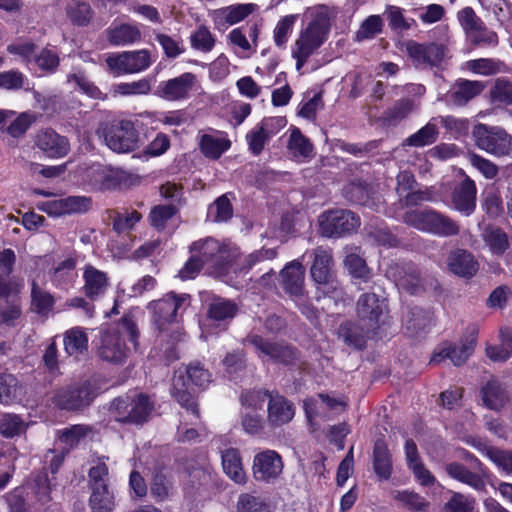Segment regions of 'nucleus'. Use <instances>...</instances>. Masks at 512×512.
Masks as SVG:
<instances>
[{"instance_id": "50", "label": "nucleus", "mask_w": 512, "mask_h": 512, "mask_svg": "<svg viewBox=\"0 0 512 512\" xmlns=\"http://www.w3.org/2000/svg\"><path fill=\"white\" fill-rule=\"evenodd\" d=\"M67 15L77 25H87L93 18V10L86 2H73L67 7Z\"/></svg>"}, {"instance_id": "61", "label": "nucleus", "mask_w": 512, "mask_h": 512, "mask_svg": "<svg viewBox=\"0 0 512 512\" xmlns=\"http://www.w3.org/2000/svg\"><path fill=\"white\" fill-rule=\"evenodd\" d=\"M468 157L471 165L479 170L485 178L493 179L498 175L499 169L492 161L475 153H470Z\"/></svg>"}, {"instance_id": "39", "label": "nucleus", "mask_w": 512, "mask_h": 512, "mask_svg": "<svg viewBox=\"0 0 512 512\" xmlns=\"http://www.w3.org/2000/svg\"><path fill=\"white\" fill-rule=\"evenodd\" d=\"M199 147L205 157L216 160L229 149L230 141L209 134H203L200 137Z\"/></svg>"}, {"instance_id": "28", "label": "nucleus", "mask_w": 512, "mask_h": 512, "mask_svg": "<svg viewBox=\"0 0 512 512\" xmlns=\"http://www.w3.org/2000/svg\"><path fill=\"white\" fill-rule=\"evenodd\" d=\"M172 396L187 411H191L196 417H199L198 404L193 393L190 391L184 374H175L172 384Z\"/></svg>"}, {"instance_id": "46", "label": "nucleus", "mask_w": 512, "mask_h": 512, "mask_svg": "<svg viewBox=\"0 0 512 512\" xmlns=\"http://www.w3.org/2000/svg\"><path fill=\"white\" fill-rule=\"evenodd\" d=\"M491 102L498 105L512 104V83L505 78H497L490 90Z\"/></svg>"}, {"instance_id": "2", "label": "nucleus", "mask_w": 512, "mask_h": 512, "mask_svg": "<svg viewBox=\"0 0 512 512\" xmlns=\"http://www.w3.org/2000/svg\"><path fill=\"white\" fill-rule=\"evenodd\" d=\"M403 222L439 237H453L460 233L457 221L433 209L407 211L403 215Z\"/></svg>"}, {"instance_id": "21", "label": "nucleus", "mask_w": 512, "mask_h": 512, "mask_svg": "<svg viewBox=\"0 0 512 512\" xmlns=\"http://www.w3.org/2000/svg\"><path fill=\"white\" fill-rule=\"evenodd\" d=\"M35 145L51 158H61L68 154L70 144L65 136L52 129L42 130L35 137Z\"/></svg>"}, {"instance_id": "60", "label": "nucleus", "mask_w": 512, "mask_h": 512, "mask_svg": "<svg viewBox=\"0 0 512 512\" xmlns=\"http://www.w3.org/2000/svg\"><path fill=\"white\" fill-rule=\"evenodd\" d=\"M191 44L192 47L201 50L203 52H209L212 50L215 39L213 38L210 31L205 26H200L192 35H191Z\"/></svg>"}, {"instance_id": "33", "label": "nucleus", "mask_w": 512, "mask_h": 512, "mask_svg": "<svg viewBox=\"0 0 512 512\" xmlns=\"http://www.w3.org/2000/svg\"><path fill=\"white\" fill-rule=\"evenodd\" d=\"M482 238L495 255H502L509 248L508 236L498 226L487 225L483 229Z\"/></svg>"}, {"instance_id": "27", "label": "nucleus", "mask_w": 512, "mask_h": 512, "mask_svg": "<svg viewBox=\"0 0 512 512\" xmlns=\"http://www.w3.org/2000/svg\"><path fill=\"white\" fill-rule=\"evenodd\" d=\"M484 405L491 410H499L508 402L509 394L505 386L495 378H491L481 389Z\"/></svg>"}, {"instance_id": "31", "label": "nucleus", "mask_w": 512, "mask_h": 512, "mask_svg": "<svg viewBox=\"0 0 512 512\" xmlns=\"http://www.w3.org/2000/svg\"><path fill=\"white\" fill-rule=\"evenodd\" d=\"M84 292L85 295L94 300L99 295L103 294L107 288V277L102 271L97 270L92 266H87L84 272Z\"/></svg>"}, {"instance_id": "23", "label": "nucleus", "mask_w": 512, "mask_h": 512, "mask_svg": "<svg viewBox=\"0 0 512 512\" xmlns=\"http://www.w3.org/2000/svg\"><path fill=\"white\" fill-rule=\"evenodd\" d=\"M197 82L193 73L186 72L180 76L162 82L159 86V95L167 100H180L188 97Z\"/></svg>"}, {"instance_id": "44", "label": "nucleus", "mask_w": 512, "mask_h": 512, "mask_svg": "<svg viewBox=\"0 0 512 512\" xmlns=\"http://www.w3.org/2000/svg\"><path fill=\"white\" fill-rule=\"evenodd\" d=\"M437 137L438 129L436 125L428 123L419 131L406 138L403 141L402 146L422 147L425 145H430L437 140Z\"/></svg>"}, {"instance_id": "13", "label": "nucleus", "mask_w": 512, "mask_h": 512, "mask_svg": "<svg viewBox=\"0 0 512 512\" xmlns=\"http://www.w3.org/2000/svg\"><path fill=\"white\" fill-rule=\"evenodd\" d=\"M405 51L416 66L438 67L448 57V48L443 43H418L408 40L404 44Z\"/></svg>"}, {"instance_id": "16", "label": "nucleus", "mask_w": 512, "mask_h": 512, "mask_svg": "<svg viewBox=\"0 0 512 512\" xmlns=\"http://www.w3.org/2000/svg\"><path fill=\"white\" fill-rule=\"evenodd\" d=\"M383 314V301L376 293L362 294L357 301L358 321L368 330H377Z\"/></svg>"}, {"instance_id": "45", "label": "nucleus", "mask_w": 512, "mask_h": 512, "mask_svg": "<svg viewBox=\"0 0 512 512\" xmlns=\"http://www.w3.org/2000/svg\"><path fill=\"white\" fill-rule=\"evenodd\" d=\"M237 512H270L269 504L259 496L244 493L238 497Z\"/></svg>"}, {"instance_id": "56", "label": "nucleus", "mask_w": 512, "mask_h": 512, "mask_svg": "<svg viewBox=\"0 0 512 512\" xmlns=\"http://www.w3.org/2000/svg\"><path fill=\"white\" fill-rule=\"evenodd\" d=\"M186 374L187 383L191 382L198 387H205L211 381V373L199 362L189 364Z\"/></svg>"}, {"instance_id": "63", "label": "nucleus", "mask_w": 512, "mask_h": 512, "mask_svg": "<svg viewBox=\"0 0 512 512\" xmlns=\"http://www.w3.org/2000/svg\"><path fill=\"white\" fill-rule=\"evenodd\" d=\"M265 419L254 411L246 412L242 416V426L246 433L256 435L265 427Z\"/></svg>"}, {"instance_id": "58", "label": "nucleus", "mask_w": 512, "mask_h": 512, "mask_svg": "<svg viewBox=\"0 0 512 512\" xmlns=\"http://www.w3.org/2000/svg\"><path fill=\"white\" fill-rule=\"evenodd\" d=\"M170 483L162 473H156L150 484V495L156 502H162L169 497Z\"/></svg>"}, {"instance_id": "29", "label": "nucleus", "mask_w": 512, "mask_h": 512, "mask_svg": "<svg viewBox=\"0 0 512 512\" xmlns=\"http://www.w3.org/2000/svg\"><path fill=\"white\" fill-rule=\"evenodd\" d=\"M373 469L375 474L383 480L390 478L392 474V455L384 440L378 439L373 447Z\"/></svg>"}, {"instance_id": "38", "label": "nucleus", "mask_w": 512, "mask_h": 512, "mask_svg": "<svg viewBox=\"0 0 512 512\" xmlns=\"http://www.w3.org/2000/svg\"><path fill=\"white\" fill-rule=\"evenodd\" d=\"M415 109V102L409 98L397 100L394 105L383 113V120L388 125H397L407 118Z\"/></svg>"}, {"instance_id": "57", "label": "nucleus", "mask_w": 512, "mask_h": 512, "mask_svg": "<svg viewBox=\"0 0 512 512\" xmlns=\"http://www.w3.org/2000/svg\"><path fill=\"white\" fill-rule=\"evenodd\" d=\"M382 29V19L378 15H371L365 19L356 33V40L371 39L375 37Z\"/></svg>"}, {"instance_id": "49", "label": "nucleus", "mask_w": 512, "mask_h": 512, "mask_svg": "<svg viewBox=\"0 0 512 512\" xmlns=\"http://www.w3.org/2000/svg\"><path fill=\"white\" fill-rule=\"evenodd\" d=\"M18 380L12 374H0V403L10 404L18 396Z\"/></svg>"}, {"instance_id": "43", "label": "nucleus", "mask_w": 512, "mask_h": 512, "mask_svg": "<svg viewBox=\"0 0 512 512\" xmlns=\"http://www.w3.org/2000/svg\"><path fill=\"white\" fill-rule=\"evenodd\" d=\"M92 432V427L84 424L72 425L59 431L58 440L65 444L66 447L72 448Z\"/></svg>"}, {"instance_id": "4", "label": "nucleus", "mask_w": 512, "mask_h": 512, "mask_svg": "<svg viewBox=\"0 0 512 512\" xmlns=\"http://www.w3.org/2000/svg\"><path fill=\"white\" fill-rule=\"evenodd\" d=\"M153 408V402L144 394L124 395L110 403L109 413L117 422L141 425L148 420Z\"/></svg>"}, {"instance_id": "64", "label": "nucleus", "mask_w": 512, "mask_h": 512, "mask_svg": "<svg viewBox=\"0 0 512 512\" xmlns=\"http://www.w3.org/2000/svg\"><path fill=\"white\" fill-rule=\"evenodd\" d=\"M486 455L503 471L512 474V452L500 449H486Z\"/></svg>"}, {"instance_id": "25", "label": "nucleus", "mask_w": 512, "mask_h": 512, "mask_svg": "<svg viewBox=\"0 0 512 512\" xmlns=\"http://www.w3.org/2000/svg\"><path fill=\"white\" fill-rule=\"evenodd\" d=\"M374 332L375 330H368L359 321H345L339 325L337 336L348 347L363 350L366 346L367 337Z\"/></svg>"}, {"instance_id": "37", "label": "nucleus", "mask_w": 512, "mask_h": 512, "mask_svg": "<svg viewBox=\"0 0 512 512\" xmlns=\"http://www.w3.org/2000/svg\"><path fill=\"white\" fill-rule=\"evenodd\" d=\"M89 505L92 512H112L115 507V495L109 486L91 489Z\"/></svg>"}, {"instance_id": "34", "label": "nucleus", "mask_w": 512, "mask_h": 512, "mask_svg": "<svg viewBox=\"0 0 512 512\" xmlns=\"http://www.w3.org/2000/svg\"><path fill=\"white\" fill-rule=\"evenodd\" d=\"M430 324V312L420 307L410 308L404 320L406 331L415 336L424 332L430 326Z\"/></svg>"}, {"instance_id": "3", "label": "nucleus", "mask_w": 512, "mask_h": 512, "mask_svg": "<svg viewBox=\"0 0 512 512\" xmlns=\"http://www.w3.org/2000/svg\"><path fill=\"white\" fill-rule=\"evenodd\" d=\"M96 396L95 386L90 381L84 380L56 389L51 401L60 410L79 413L88 408Z\"/></svg>"}, {"instance_id": "14", "label": "nucleus", "mask_w": 512, "mask_h": 512, "mask_svg": "<svg viewBox=\"0 0 512 512\" xmlns=\"http://www.w3.org/2000/svg\"><path fill=\"white\" fill-rule=\"evenodd\" d=\"M188 301L187 294L168 293L163 298L151 302L149 308L153 311V321L157 328L163 331L164 325L173 322L178 310L187 305Z\"/></svg>"}, {"instance_id": "62", "label": "nucleus", "mask_w": 512, "mask_h": 512, "mask_svg": "<svg viewBox=\"0 0 512 512\" xmlns=\"http://www.w3.org/2000/svg\"><path fill=\"white\" fill-rule=\"evenodd\" d=\"M109 470L105 463H98L89 469V487L90 489L109 486Z\"/></svg>"}, {"instance_id": "59", "label": "nucleus", "mask_w": 512, "mask_h": 512, "mask_svg": "<svg viewBox=\"0 0 512 512\" xmlns=\"http://www.w3.org/2000/svg\"><path fill=\"white\" fill-rule=\"evenodd\" d=\"M474 499L461 493H454L450 500L444 505V512H472Z\"/></svg>"}, {"instance_id": "54", "label": "nucleus", "mask_w": 512, "mask_h": 512, "mask_svg": "<svg viewBox=\"0 0 512 512\" xmlns=\"http://www.w3.org/2000/svg\"><path fill=\"white\" fill-rule=\"evenodd\" d=\"M274 391L270 392L267 390H249L241 394L240 401L243 407L247 409H251L252 411H256L258 409H262L265 401L270 400V395L273 394Z\"/></svg>"}, {"instance_id": "20", "label": "nucleus", "mask_w": 512, "mask_h": 512, "mask_svg": "<svg viewBox=\"0 0 512 512\" xmlns=\"http://www.w3.org/2000/svg\"><path fill=\"white\" fill-rule=\"evenodd\" d=\"M446 265L450 273L464 279L473 278L479 270V263L475 256L462 248H456L449 252Z\"/></svg>"}, {"instance_id": "15", "label": "nucleus", "mask_w": 512, "mask_h": 512, "mask_svg": "<svg viewBox=\"0 0 512 512\" xmlns=\"http://www.w3.org/2000/svg\"><path fill=\"white\" fill-rule=\"evenodd\" d=\"M329 32V23L325 17L318 16L309 22L300 32L295 47L313 54L326 40Z\"/></svg>"}, {"instance_id": "26", "label": "nucleus", "mask_w": 512, "mask_h": 512, "mask_svg": "<svg viewBox=\"0 0 512 512\" xmlns=\"http://www.w3.org/2000/svg\"><path fill=\"white\" fill-rule=\"evenodd\" d=\"M485 89L480 81L458 80L447 94V102L462 107Z\"/></svg>"}, {"instance_id": "32", "label": "nucleus", "mask_w": 512, "mask_h": 512, "mask_svg": "<svg viewBox=\"0 0 512 512\" xmlns=\"http://www.w3.org/2000/svg\"><path fill=\"white\" fill-rule=\"evenodd\" d=\"M344 196L352 203L371 206L373 204L374 189L371 185L360 180L349 183L344 188Z\"/></svg>"}, {"instance_id": "5", "label": "nucleus", "mask_w": 512, "mask_h": 512, "mask_svg": "<svg viewBox=\"0 0 512 512\" xmlns=\"http://www.w3.org/2000/svg\"><path fill=\"white\" fill-rule=\"evenodd\" d=\"M312 255L310 275L317 285V292L323 296L340 297L342 288L333 271L332 254L322 247H318L313 250Z\"/></svg>"}, {"instance_id": "47", "label": "nucleus", "mask_w": 512, "mask_h": 512, "mask_svg": "<svg viewBox=\"0 0 512 512\" xmlns=\"http://www.w3.org/2000/svg\"><path fill=\"white\" fill-rule=\"evenodd\" d=\"M31 298L32 307L38 314H47L53 307L52 295L39 287L35 281L32 282Z\"/></svg>"}, {"instance_id": "30", "label": "nucleus", "mask_w": 512, "mask_h": 512, "mask_svg": "<svg viewBox=\"0 0 512 512\" xmlns=\"http://www.w3.org/2000/svg\"><path fill=\"white\" fill-rule=\"evenodd\" d=\"M223 470L228 477L238 484L246 481V474L242 467L241 457L238 450L230 448L222 453Z\"/></svg>"}, {"instance_id": "53", "label": "nucleus", "mask_w": 512, "mask_h": 512, "mask_svg": "<svg viewBox=\"0 0 512 512\" xmlns=\"http://www.w3.org/2000/svg\"><path fill=\"white\" fill-rule=\"evenodd\" d=\"M288 148L294 155H300L302 157L310 156L313 150V146L309 139L305 137L298 128H294L291 131Z\"/></svg>"}, {"instance_id": "22", "label": "nucleus", "mask_w": 512, "mask_h": 512, "mask_svg": "<svg viewBox=\"0 0 512 512\" xmlns=\"http://www.w3.org/2000/svg\"><path fill=\"white\" fill-rule=\"evenodd\" d=\"M295 414V408L291 401L278 392L270 395L267 407V422L271 427H280L289 423Z\"/></svg>"}, {"instance_id": "36", "label": "nucleus", "mask_w": 512, "mask_h": 512, "mask_svg": "<svg viewBox=\"0 0 512 512\" xmlns=\"http://www.w3.org/2000/svg\"><path fill=\"white\" fill-rule=\"evenodd\" d=\"M237 311V305L233 301L224 298H215L209 304L207 315L211 320L226 322L233 319Z\"/></svg>"}, {"instance_id": "8", "label": "nucleus", "mask_w": 512, "mask_h": 512, "mask_svg": "<svg viewBox=\"0 0 512 512\" xmlns=\"http://www.w3.org/2000/svg\"><path fill=\"white\" fill-rule=\"evenodd\" d=\"M475 145L496 157L512 155V136L502 127L478 123L473 127Z\"/></svg>"}, {"instance_id": "48", "label": "nucleus", "mask_w": 512, "mask_h": 512, "mask_svg": "<svg viewBox=\"0 0 512 512\" xmlns=\"http://www.w3.org/2000/svg\"><path fill=\"white\" fill-rule=\"evenodd\" d=\"M109 218L113 220V229L117 233H122L133 228V226L140 221L141 214L137 211H132L126 215H122L116 210H108Z\"/></svg>"}, {"instance_id": "6", "label": "nucleus", "mask_w": 512, "mask_h": 512, "mask_svg": "<svg viewBox=\"0 0 512 512\" xmlns=\"http://www.w3.org/2000/svg\"><path fill=\"white\" fill-rule=\"evenodd\" d=\"M190 252L198 255L203 264L209 265V274L216 277L226 274L232 262L228 247L211 237L193 242Z\"/></svg>"}, {"instance_id": "41", "label": "nucleus", "mask_w": 512, "mask_h": 512, "mask_svg": "<svg viewBox=\"0 0 512 512\" xmlns=\"http://www.w3.org/2000/svg\"><path fill=\"white\" fill-rule=\"evenodd\" d=\"M141 33L135 26L123 24L108 31L109 42L113 45H126L140 39Z\"/></svg>"}, {"instance_id": "12", "label": "nucleus", "mask_w": 512, "mask_h": 512, "mask_svg": "<svg viewBox=\"0 0 512 512\" xmlns=\"http://www.w3.org/2000/svg\"><path fill=\"white\" fill-rule=\"evenodd\" d=\"M386 275L399 289L410 294H420L425 290V279L419 268L412 262H392L386 269Z\"/></svg>"}, {"instance_id": "55", "label": "nucleus", "mask_w": 512, "mask_h": 512, "mask_svg": "<svg viewBox=\"0 0 512 512\" xmlns=\"http://www.w3.org/2000/svg\"><path fill=\"white\" fill-rule=\"evenodd\" d=\"M233 208L226 195H222L209 207L208 216L215 222L227 221L232 217Z\"/></svg>"}, {"instance_id": "19", "label": "nucleus", "mask_w": 512, "mask_h": 512, "mask_svg": "<svg viewBox=\"0 0 512 512\" xmlns=\"http://www.w3.org/2000/svg\"><path fill=\"white\" fill-rule=\"evenodd\" d=\"M477 188L469 176L459 182L452 191L451 203L453 208L464 216H470L476 209Z\"/></svg>"}, {"instance_id": "7", "label": "nucleus", "mask_w": 512, "mask_h": 512, "mask_svg": "<svg viewBox=\"0 0 512 512\" xmlns=\"http://www.w3.org/2000/svg\"><path fill=\"white\" fill-rule=\"evenodd\" d=\"M103 136L106 145L117 153H129L139 147V132L130 120L102 125L98 131Z\"/></svg>"}, {"instance_id": "35", "label": "nucleus", "mask_w": 512, "mask_h": 512, "mask_svg": "<svg viewBox=\"0 0 512 512\" xmlns=\"http://www.w3.org/2000/svg\"><path fill=\"white\" fill-rule=\"evenodd\" d=\"M446 471L452 478L471 486L477 491H483L486 487L485 481L478 474L468 470L460 463L448 464Z\"/></svg>"}, {"instance_id": "9", "label": "nucleus", "mask_w": 512, "mask_h": 512, "mask_svg": "<svg viewBox=\"0 0 512 512\" xmlns=\"http://www.w3.org/2000/svg\"><path fill=\"white\" fill-rule=\"evenodd\" d=\"M319 225L321 235L342 237L357 230L360 226V218L350 210H332L320 216Z\"/></svg>"}, {"instance_id": "11", "label": "nucleus", "mask_w": 512, "mask_h": 512, "mask_svg": "<svg viewBox=\"0 0 512 512\" xmlns=\"http://www.w3.org/2000/svg\"><path fill=\"white\" fill-rule=\"evenodd\" d=\"M244 342L252 345L259 356H268L277 363L293 365L299 360V351L285 342H271L258 334L247 335Z\"/></svg>"}, {"instance_id": "42", "label": "nucleus", "mask_w": 512, "mask_h": 512, "mask_svg": "<svg viewBox=\"0 0 512 512\" xmlns=\"http://www.w3.org/2000/svg\"><path fill=\"white\" fill-rule=\"evenodd\" d=\"M344 265L355 280L367 283L371 279V271L366 262L356 253H349L344 259Z\"/></svg>"}, {"instance_id": "52", "label": "nucleus", "mask_w": 512, "mask_h": 512, "mask_svg": "<svg viewBox=\"0 0 512 512\" xmlns=\"http://www.w3.org/2000/svg\"><path fill=\"white\" fill-rule=\"evenodd\" d=\"M177 211L178 208L174 204L155 206L149 215L150 223L156 229L162 230Z\"/></svg>"}, {"instance_id": "40", "label": "nucleus", "mask_w": 512, "mask_h": 512, "mask_svg": "<svg viewBox=\"0 0 512 512\" xmlns=\"http://www.w3.org/2000/svg\"><path fill=\"white\" fill-rule=\"evenodd\" d=\"M64 346L70 356H78L88 349V338L81 328H73L66 332Z\"/></svg>"}, {"instance_id": "18", "label": "nucleus", "mask_w": 512, "mask_h": 512, "mask_svg": "<svg viewBox=\"0 0 512 512\" xmlns=\"http://www.w3.org/2000/svg\"><path fill=\"white\" fill-rule=\"evenodd\" d=\"M252 469L257 480L273 481L282 473V458L276 451L265 450L254 457Z\"/></svg>"}, {"instance_id": "51", "label": "nucleus", "mask_w": 512, "mask_h": 512, "mask_svg": "<svg viewBox=\"0 0 512 512\" xmlns=\"http://www.w3.org/2000/svg\"><path fill=\"white\" fill-rule=\"evenodd\" d=\"M32 489L39 502L45 504L51 500V483L45 470L37 472L33 478Z\"/></svg>"}, {"instance_id": "24", "label": "nucleus", "mask_w": 512, "mask_h": 512, "mask_svg": "<svg viewBox=\"0 0 512 512\" xmlns=\"http://www.w3.org/2000/svg\"><path fill=\"white\" fill-rule=\"evenodd\" d=\"M283 289L294 299H301L305 293V268L300 262L293 261L286 265L281 273Z\"/></svg>"}, {"instance_id": "17", "label": "nucleus", "mask_w": 512, "mask_h": 512, "mask_svg": "<svg viewBox=\"0 0 512 512\" xmlns=\"http://www.w3.org/2000/svg\"><path fill=\"white\" fill-rule=\"evenodd\" d=\"M108 67L118 73H136L150 65V55L146 50L123 52L106 59Z\"/></svg>"}, {"instance_id": "10", "label": "nucleus", "mask_w": 512, "mask_h": 512, "mask_svg": "<svg viewBox=\"0 0 512 512\" xmlns=\"http://www.w3.org/2000/svg\"><path fill=\"white\" fill-rule=\"evenodd\" d=\"M477 336L478 330L475 327L468 328L466 335L458 343H445L438 352L434 353L430 363L439 364L449 359L455 366L465 364L475 350Z\"/></svg>"}, {"instance_id": "1", "label": "nucleus", "mask_w": 512, "mask_h": 512, "mask_svg": "<svg viewBox=\"0 0 512 512\" xmlns=\"http://www.w3.org/2000/svg\"><path fill=\"white\" fill-rule=\"evenodd\" d=\"M121 334L127 335L134 349L137 350L140 332L130 313L120 319L116 328H108L100 333V342L97 347L100 359L113 364H122L126 360L129 349L121 339Z\"/></svg>"}]
</instances>
